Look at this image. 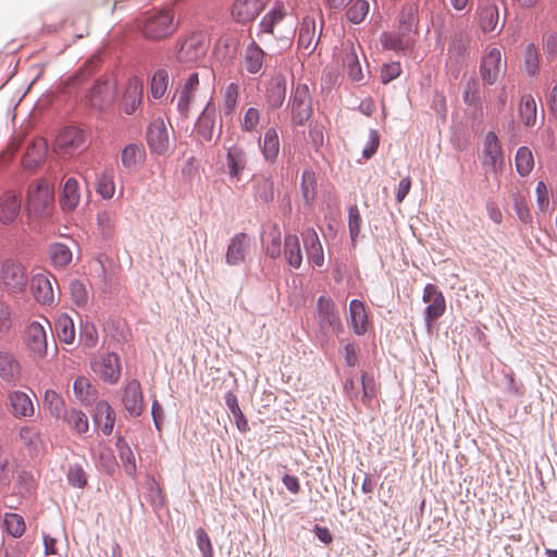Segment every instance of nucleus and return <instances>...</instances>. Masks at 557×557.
<instances>
[{
	"mask_svg": "<svg viewBox=\"0 0 557 557\" xmlns=\"http://www.w3.org/2000/svg\"><path fill=\"white\" fill-rule=\"evenodd\" d=\"M317 321L321 330L339 333L343 324L335 304L331 298L321 296L317 304Z\"/></svg>",
	"mask_w": 557,
	"mask_h": 557,
	"instance_id": "obj_12",
	"label": "nucleus"
},
{
	"mask_svg": "<svg viewBox=\"0 0 557 557\" xmlns=\"http://www.w3.org/2000/svg\"><path fill=\"white\" fill-rule=\"evenodd\" d=\"M285 17V9L283 4L276 3L273 9L267 13L261 22L260 28L263 33L274 35V28L278 25Z\"/></svg>",
	"mask_w": 557,
	"mask_h": 557,
	"instance_id": "obj_48",
	"label": "nucleus"
},
{
	"mask_svg": "<svg viewBox=\"0 0 557 557\" xmlns=\"http://www.w3.org/2000/svg\"><path fill=\"white\" fill-rule=\"evenodd\" d=\"M8 398L9 410L15 418H30L34 416V404L26 393L13 391L9 394Z\"/></svg>",
	"mask_w": 557,
	"mask_h": 557,
	"instance_id": "obj_23",
	"label": "nucleus"
},
{
	"mask_svg": "<svg viewBox=\"0 0 557 557\" xmlns=\"http://www.w3.org/2000/svg\"><path fill=\"white\" fill-rule=\"evenodd\" d=\"M317 181L314 172L305 170L301 177V194L305 202L311 206L315 199Z\"/></svg>",
	"mask_w": 557,
	"mask_h": 557,
	"instance_id": "obj_53",
	"label": "nucleus"
},
{
	"mask_svg": "<svg viewBox=\"0 0 557 557\" xmlns=\"http://www.w3.org/2000/svg\"><path fill=\"white\" fill-rule=\"evenodd\" d=\"M318 44L314 20H305L298 36V48L311 53Z\"/></svg>",
	"mask_w": 557,
	"mask_h": 557,
	"instance_id": "obj_37",
	"label": "nucleus"
},
{
	"mask_svg": "<svg viewBox=\"0 0 557 557\" xmlns=\"http://www.w3.org/2000/svg\"><path fill=\"white\" fill-rule=\"evenodd\" d=\"M20 442L29 450L38 451L42 445L40 431L34 425H24L18 430Z\"/></svg>",
	"mask_w": 557,
	"mask_h": 557,
	"instance_id": "obj_45",
	"label": "nucleus"
},
{
	"mask_svg": "<svg viewBox=\"0 0 557 557\" xmlns=\"http://www.w3.org/2000/svg\"><path fill=\"white\" fill-rule=\"evenodd\" d=\"M92 372L102 381L115 384L121 376V360L114 352L100 354L91 360Z\"/></svg>",
	"mask_w": 557,
	"mask_h": 557,
	"instance_id": "obj_9",
	"label": "nucleus"
},
{
	"mask_svg": "<svg viewBox=\"0 0 557 557\" xmlns=\"http://www.w3.org/2000/svg\"><path fill=\"white\" fill-rule=\"evenodd\" d=\"M122 404L132 417H139L144 409V396L138 380L132 379L126 382L122 391Z\"/></svg>",
	"mask_w": 557,
	"mask_h": 557,
	"instance_id": "obj_16",
	"label": "nucleus"
},
{
	"mask_svg": "<svg viewBox=\"0 0 557 557\" xmlns=\"http://www.w3.org/2000/svg\"><path fill=\"white\" fill-rule=\"evenodd\" d=\"M422 300L428 305L424 321L428 327H431L432 323L445 313L446 301L443 293L434 284L425 285Z\"/></svg>",
	"mask_w": 557,
	"mask_h": 557,
	"instance_id": "obj_13",
	"label": "nucleus"
},
{
	"mask_svg": "<svg viewBox=\"0 0 557 557\" xmlns=\"http://www.w3.org/2000/svg\"><path fill=\"white\" fill-rule=\"evenodd\" d=\"M85 133L74 126L65 127L55 139V149L62 154H70L85 144Z\"/></svg>",
	"mask_w": 557,
	"mask_h": 557,
	"instance_id": "obj_18",
	"label": "nucleus"
},
{
	"mask_svg": "<svg viewBox=\"0 0 557 557\" xmlns=\"http://www.w3.org/2000/svg\"><path fill=\"white\" fill-rule=\"evenodd\" d=\"M174 18L175 13L172 9L154 10L144 18L139 28L145 38L156 41L162 40L176 32L177 24Z\"/></svg>",
	"mask_w": 557,
	"mask_h": 557,
	"instance_id": "obj_3",
	"label": "nucleus"
},
{
	"mask_svg": "<svg viewBox=\"0 0 557 557\" xmlns=\"http://www.w3.org/2000/svg\"><path fill=\"white\" fill-rule=\"evenodd\" d=\"M49 256L52 264L55 268H65L72 261V251L67 246L61 243H55L49 248Z\"/></svg>",
	"mask_w": 557,
	"mask_h": 557,
	"instance_id": "obj_50",
	"label": "nucleus"
},
{
	"mask_svg": "<svg viewBox=\"0 0 557 557\" xmlns=\"http://www.w3.org/2000/svg\"><path fill=\"white\" fill-rule=\"evenodd\" d=\"M261 119V112L255 107L248 108L239 120L243 132L252 133L257 129Z\"/></svg>",
	"mask_w": 557,
	"mask_h": 557,
	"instance_id": "obj_62",
	"label": "nucleus"
},
{
	"mask_svg": "<svg viewBox=\"0 0 557 557\" xmlns=\"http://www.w3.org/2000/svg\"><path fill=\"white\" fill-rule=\"evenodd\" d=\"M36 487V480L30 471L20 470L15 475V490L21 496L29 495Z\"/></svg>",
	"mask_w": 557,
	"mask_h": 557,
	"instance_id": "obj_54",
	"label": "nucleus"
},
{
	"mask_svg": "<svg viewBox=\"0 0 557 557\" xmlns=\"http://www.w3.org/2000/svg\"><path fill=\"white\" fill-rule=\"evenodd\" d=\"M265 8V0H236L232 7L233 18L240 24L252 22Z\"/></svg>",
	"mask_w": 557,
	"mask_h": 557,
	"instance_id": "obj_19",
	"label": "nucleus"
},
{
	"mask_svg": "<svg viewBox=\"0 0 557 557\" xmlns=\"http://www.w3.org/2000/svg\"><path fill=\"white\" fill-rule=\"evenodd\" d=\"M370 11L368 0H352L348 3L346 17L352 24H360L364 21Z\"/></svg>",
	"mask_w": 557,
	"mask_h": 557,
	"instance_id": "obj_49",
	"label": "nucleus"
},
{
	"mask_svg": "<svg viewBox=\"0 0 557 557\" xmlns=\"http://www.w3.org/2000/svg\"><path fill=\"white\" fill-rule=\"evenodd\" d=\"M469 48V40L455 38L448 47V62L463 63Z\"/></svg>",
	"mask_w": 557,
	"mask_h": 557,
	"instance_id": "obj_57",
	"label": "nucleus"
},
{
	"mask_svg": "<svg viewBox=\"0 0 557 557\" xmlns=\"http://www.w3.org/2000/svg\"><path fill=\"white\" fill-rule=\"evenodd\" d=\"M21 198L13 191L4 193L0 198V222L11 224L20 214Z\"/></svg>",
	"mask_w": 557,
	"mask_h": 557,
	"instance_id": "obj_28",
	"label": "nucleus"
},
{
	"mask_svg": "<svg viewBox=\"0 0 557 557\" xmlns=\"http://www.w3.org/2000/svg\"><path fill=\"white\" fill-rule=\"evenodd\" d=\"M4 525L13 537H21L26 530L24 518L13 512L4 515Z\"/></svg>",
	"mask_w": 557,
	"mask_h": 557,
	"instance_id": "obj_61",
	"label": "nucleus"
},
{
	"mask_svg": "<svg viewBox=\"0 0 557 557\" xmlns=\"http://www.w3.org/2000/svg\"><path fill=\"white\" fill-rule=\"evenodd\" d=\"M515 162L517 171L521 176L529 175L534 166L532 151L528 147H520L516 153Z\"/></svg>",
	"mask_w": 557,
	"mask_h": 557,
	"instance_id": "obj_55",
	"label": "nucleus"
},
{
	"mask_svg": "<svg viewBox=\"0 0 557 557\" xmlns=\"http://www.w3.org/2000/svg\"><path fill=\"white\" fill-rule=\"evenodd\" d=\"M55 332L59 339L65 344H73L75 341V326L72 318L61 313L55 320Z\"/></svg>",
	"mask_w": 557,
	"mask_h": 557,
	"instance_id": "obj_46",
	"label": "nucleus"
},
{
	"mask_svg": "<svg viewBox=\"0 0 557 557\" xmlns=\"http://www.w3.org/2000/svg\"><path fill=\"white\" fill-rule=\"evenodd\" d=\"M145 149L136 144L127 145L121 154L122 164L127 169H133L144 162Z\"/></svg>",
	"mask_w": 557,
	"mask_h": 557,
	"instance_id": "obj_47",
	"label": "nucleus"
},
{
	"mask_svg": "<svg viewBox=\"0 0 557 557\" xmlns=\"http://www.w3.org/2000/svg\"><path fill=\"white\" fill-rule=\"evenodd\" d=\"M42 407L50 416L59 419L65 412L62 396L53 389H46L42 398Z\"/></svg>",
	"mask_w": 557,
	"mask_h": 557,
	"instance_id": "obj_43",
	"label": "nucleus"
},
{
	"mask_svg": "<svg viewBox=\"0 0 557 557\" xmlns=\"http://www.w3.org/2000/svg\"><path fill=\"white\" fill-rule=\"evenodd\" d=\"M81 201V190L76 178L69 177L63 185L60 203L63 210L74 211Z\"/></svg>",
	"mask_w": 557,
	"mask_h": 557,
	"instance_id": "obj_29",
	"label": "nucleus"
},
{
	"mask_svg": "<svg viewBox=\"0 0 557 557\" xmlns=\"http://www.w3.org/2000/svg\"><path fill=\"white\" fill-rule=\"evenodd\" d=\"M226 163L228 175L233 178L239 180L240 175L246 169V153L239 146L233 145L227 149Z\"/></svg>",
	"mask_w": 557,
	"mask_h": 557,
	"instance_id": "obj_31",
	"label": "nucleus"
},
{
	"mask_svg": "<svg viewBox=\"0 0 557 557\" xmlns=\"http://www.w3.org/2000/svg\"><path fill=\"white\" fill-rule=\"evenodd\" d=\"M265 53L264 51L252 41L245 50L243 57V66L250 74H257L263 66Z\"/></svg>",
	"mask_w": 557,
	"mask_h": 557,
	"instance_id": "obj_34",
	"label": "nucleus"
},
{
	"mask_svg": "<svg viewBox=\"0 0 557 557\" xmlns=\"http://www.w3.org/2000/svg\"><path fill=\"white\" fill-rule=\"evenodd\" d=\"M225 403L236 420L237 428L242 432H247L249 430L248 421L239 408L236 395L233 393H227L225 396Z\"/></svg>",
	"mask_w": 557,
	"mask_h": 557,
	"instance_id": "obj_58",
	"label": "nucleus"
},
{
	"mask_svg": "<svg viewBox=\"0 0 557 557\" xmlns=\"http://www.w3.org/2000/svg\"><path fill=\"white\" fill-rule=\"evenodd\" d=\"M524 71L529 75H535L539 72V51L533 44L525 47L523 55Z\"/></svg>",
	"mask_w": 557,
	"mask_h": 557,
	"instance_id": "obj_64",
	"label": "nucleus"
},
{
	"mask_svg": "<svg viewBox=\"0 0 557 557\" xmlns=\"http://www.w3.org/2000/svg\"><path fill=\"white\" fill-rule=\"evenodd\" d=\"M259 146L263 156V159L273 164L280 154L281 143L278 133L275 127H269L262 139H259Z\"/></svg>",
	"mask_w": 557,
	"mask_h": 557,
	"instance_id": "obj_26",
	"label": "nucleus"
},
{
	"mask_svg": "<svg viewBox=\"0 0 557 557\" xmlns=\"http://www.w3.org/2000/svg\"><path fill=\"white\" fill-rule=\"evenodd\" d=\"M0 281L10 295H18L25 292L28 275L21 262L7 259L0 265Z\"/></svg>",
	"mask_w": 557,
	"mask_h": 557,
	"instance_id": "obj_4",
	"label": "nucleus"
},
{
	"mask_svg": "<svg viewBox=\"0 0 557 557\" xmlns=\"http://www.w3.org/2000/svg\"><path fill=\"white\" fill-rule=\"evenodd\" d=\"M55 278L49 274L38 273L30 280V290L36 299L42 306H53L57 302V296L52 287V281Z\"/></svg>",
	"mask_w": 557,
	"mask_h": 557,
	"instance_id": "obj_17",
	"label": "nucleus"
},
{
	"mask_svg": "<svg viewBox=\"0 0 557 557\" xmlns=\"http://www.w3.org/2000/svg\"><path fill=\"white\" fill-rule=\"evenodd\" d=\"M116 447L119 450L120 459L125 468L126 473L133 475L136 470V459L134 453L122 437L117 438Z\"/></svg>",
	"mask_w": 557,
	"mask_h": 557,
	"instance_id": "obj_56",
	"label": "nucleus"
},
{
	"mask_svg": "<svg viewBox=\"0 0 557 557\" xmlns=\"http://www.w3.org/2000/svg\"><path fill=\"white\" fill-rule=\"evenodd\" d=\"M26 209L29 216L45 219L52 215L54 210V190L45 180L29 185L26 196Z\"/></svg>",
	"mask_w": 557,
	"mask_h": 557,
	"instance_id": "obj_2",
	"label": "nucleus"
},
{
	"mask_svg": "<svg viewBox=\"0 0 557 557\" xmlns=\"http://www.w3.org/2000/svg\"><path fill=\"white\" fill-rule=\"evenodd\" d=\"M48 152V144L44 138L34 140L26 150L23 159V165L27 169H34L45 161Z\"/></svg>",
	"mask_w": 557,
	"mask_h": 557,
	"instance_id": "obj_30",
	"label": "nucleus"
},
{
	"mask_svg": "<svg viewBox=\"0 0 557 557\" xmlns=\"http://www.w3.org/2000/svg\"><path fill=\"white\" fill-rule=\"evenodd\" d=\"M286 97V78L282 75H275L269 82L265 91V102L271 110L282 107Z\"/></svg>",
	"mask_w": 557,
	"mask_h": 557,
	"instance_id": "obj_24",
	"label": "nucleus"
},
{
	"mask_svg": "<svg viewBox=\"0 0 557 557\" xmlns=\"http://www.w3.org/2000/svg\"><path fill=\"white\" fill-rule=\"evenodd\" d=\"M116 82L114 78L107 77L98 81L88 96L92 108L103 110L109 107L115 97Z\"/></svg>",
	"mask_w": 557,
	"mask_h": 557,
	"instance_id": "obj_14",
	"label": "nucleus"
},
{
	"mask_svg": "<svg viewBox=\"0 0 557 557\" xmlns=\"http://www.w3.org/2000/svg\"><path fill=\"white\" fill-rule=\"evenodd\" d=\"M507 71V62L502 51L496 47H488L482 57L480 74L485 84L493 85L504 77Z\"/></svg>",
	"mask_w": 557,
	"mask_h": 557,
	"instance_id": "obj_8",
	"label": "nucleus"
},
{
	"mask_svg": "<svg viewBox=\"0 0 557 557\" xmlns=\"http://www.w3.org/2000/svg\"><path fill=\"white\" fill-rule=\"evenodd\" d=\"M290 117L294 125L302 126L312 116V100L309 87L297 84L289 101Z\"/></svg>",
	"mask_w": 557,
	"mask_h": 557,
	"instance_id": "obj_7",
	"label": "nucleus"
},
{
	"mask_svg": "<svg viewBox=\"0 0 557 557\" xmlns=\"http://www.w3.org/2000/svg\"><path fill=\"white\" fill-rule=\"evenodd\" d=\"M143 100V83L137 77H131L124 88L121 108L125 114H133Z\"/></svg>",
	"mask_w": 557,
	"mask_h": 557,
	"instance_id": "obj_20",
	"label": "nucleus"
},
{
	"mask_svg": "<svg viewBox=\"0 0 557 557\" xmlns=\"http://www.w3.org/2000/svg\"><path fill=\"white\" fill-rule=\"evenodd\" d=\"M302 239L308 261L315 267H322L324 264V252L317 232L313 228L307 230L302 234Z\"/></svg>",
	"mask_w": 557,
	"mask_h": 557,
	"instance_id": "obj_25",
	"label": "nucleus"
},
{
	"mask_svg": "<svg viewBox=\"0 0 557 557\" xmlns=\"http://www.w3.org/2000/svg\"><path fill=\"white\" fill-rule=\"evenodd\" d=\"M63 417L69 426L77 434H84L88 431V418L83 411L72 409L67 413L63 414Z\"/></svg>",
	"mask_w": 557,
	"mask_h": 557,
	"instance_id": "obj_51",
	"label": "nucleus"
},
{
	"mask_svg": "<svg viewBox=\"0 0 557 557\" xmlns=\"http://www.w3.org/2000/svg\"><path fill=\"white\" fill-rule=\"evenodd\" d=\"M246 240L247 235L245 233H238L232 237L226 251V262L230 265H236L244 262Z\"/></svg>",
	"mask_w": 557,
	"mask_h": 557,
	"instance_id": "obj_39",
	"label": "nucleus"
},
{
	"mask_svg": "<svg viewBox=\"0 0 557 557\" xmlns=\"http://www.w3.org/2000/svg\"><path fill=\"white\" fill-rule=\"evenodd\" d=\"M480 160L483 168L494 174H498L504 170V151L500 141L494 132H487L484 136Z\"/></svg>",
	"mask_w": 557,
	"mask_h": 557,
	"instance_id": "obj_6",
	"label": "nucleus"
},
{
	"mask_svg": "<svg viewBox=\"0 0 557 557\" xmlns=\"http://www.w3.org/2000/svg\"><path fill=\"white\" fill-rule=\"evenodd\" d=\"M418 13V5L414 3H407L403 7L398 16L399 29H405L409 33H416V20Z\"/></svg>",
	"mask_w": 557,
	"mask_h": 557,
	"instance_id": "obj_52",
	"label": "nucleus"
},
{
	"mask_svg": "<svg viewBox=\"0 0 557 557\" xmlns=\"http://www.w3.org/2000/svg\"><path fill=\"white\" fill-rule=\"evenodd\" d=\"M414 37L416 33L399 29L397 26L396 30L384 33L381 41L384 48L398 51L411 48L416 40Z\"/></svg>",
	"mask_w": 557,
	"mask_h": 557,
	"instance_id": "obj_21",
	"label": "nucleus"
},
{
	"mask_svg": "<svg viewBox=\"0 0 557 557\" xmlns=\"http://www.w3.org/2000/svg\"><path fill=\"white\" fill-rule=\"evenodd\" d=\"M212 76V72L207 69L201 74L198 72L189 74L177 98V109L183 115L188 113L190 103L200 97Z\"/></svg>",
	"mask_w": 557,
	"mask_h": 557,
	"instance_id": "obj_5",
	"label": "nucleus"
},
{
	"mask_svg": "<svg viewBox=\"0 0 557 557\" xmlns=\"http://www.w3.org/2000/svg\"><path fill=\"white\" fill-rule=\"evenodd\" d=\"M112 170H106L98 178L97 191L104 199H111L115 193Z\"/></svg>",
	"mask_w": 557,
	"mask_h": 557,
	"instance_id": "obj_60",
	"label": "nucleus"
},
{
	"mask_svg": "<svg viewBox=\"0 0 557 557\" xmlns=\"http://www.w3.org/2000/svg\"><path fill=\"white\" fill-rule=\"evenodd\" d=\"M51 323L47 318L29 322L23 332V346L27 357L36 363L48 355V334L52 335Z\"/></svg>",
	"mask_w": 557,
	"mask_h": 557,
	"instance_id": "obj_1",
	"label": "nucleus"
},
{
	"mask_svg": "<svg viewBox=\"0 0 557 557\" xmlns=\"http://www.w3.org/2000/svg\"><path fill=\"white\" fill-rule=\"evenodd\" d=\"M21 374L20 364L13 355L0 351V377L5 382H15Z\"/></svg>",
	"mask_w": 557,
	"mask_h": 557,
	"instance_id": "obj_40",
	"label": "nucleus"
},
{
	"mask_svg": "<svg viewBox=\"0 0 557 557\" xmlns=\"http://www.w3.org/2000/svg\"><path fill=\"white\" fill-rule=\"evenodd\" d=\"M215 107L212 98L207 103L205 110L201 112L196 124L197 135L206 141L212 140L215 131Z\"/></svg>",
	"mask_w": 557,
	"mask_h": 557,
	"instance_id": "obj_22",
	"label": "nucleus"
},
{
	"mask_svg": "<svg viewBox=\"0 0 557 557\" xmlns=\"http://www.w3.org/2000/svg\"><path fill=\"white\" fill-rule=\"evenodd\" d=\"M95 422L104 435H110L115 423V412L107 401H99L95 408Z\"/></svg>",
	"mask_w": 557,
	"mask_h": 557,
	"instance_id": "obj_33",
	"label": "nucleus"
},
{
	"mask_svg": "<svg viewBox=\"0 0 557 557\" xmlns=\"http://www.w3.org/2000/svg\"><path fill=\"white\" fill-rule=\"evenodd\" d=\"M359 53H362V48L358 42L347 40L342 44L339 59L345 74L352 82H361L364 77Z\"/></svg>",
	"mask_w": 557,
	"mask_h": 557,
	"instance_id": "obj_10",
	"label": "nucleus"
},
{
	"mask_svg": "<svg viewBox=\"0 0 557 557\" xmlns=\"http://www.w3.org/2000/svg\"><path fill=\"white\" fill-rule=\"evenodd\" d=\"M147 143L152 152L165 154L170 150L169 129L163 119L153 120L147 131Z\"/></svg>",
	"mask_w": 557,
	"mask_h": 557,
	"instance_id": "obj_15",
	"label": "nucleus"
},
{
	"mask_svg": "<svg viewBox=\"0 0 557 557\" xmlns=\"http://www.w3.org/2000/svg\"><path fill=\"white\" fill-rule=\"evenodd\" d=\"M169 86V74L165 70H158L152 78L150 85L151 96L156 99L162 98Z\"/></svg>",
	"mask_w": 557,
	"mask_h": 557,
	"instance_id": "obj_59",
	"label": "nucleus"
},
{
	"mask_svg": "<svg viewBox=\"0 0 557 557\" xmlns=\"http://www.w3.org/2000/svg\"><path fill=\"white\" fill-rule=\"evenodd\" d=\"M519 116L527 127H533L537 121V106L531 95L521 97L519 103Z\"/></svg>",
	"mask_w": 557,
	"mask_h": 557,
	"instance_id": "obj_42",
	"label": "nucleus"
},
{
	"mask_svg": "<svg viewBox=\"0 0 557 557\" xmlns=\"http://www.w3.org/2000/svg\"><path fill=\"white\" fill-rule=\"evenodd\" d=\"M208 48V36L203 33H194L183 41L177 58L184 63L196 62L206 55Z\"/></svg>",
	"mask_w": 557,
	"mask_h": 557,
	"instance_id": "obj_11",
	"label": "nucleus"
},
{
	"mask_svg": "<svg viewBox=\"0 0 557 557\" xmlns=\"http://www.w3.org/2000/svg\"><path fill=\"white\" fill-rule=\"evenodd\" d=\"M239 91L240 87L237 83H230L221 90L220 112L222 115L233 116L238 106Z\"/></svg>",
	"mask_w": 557,
	"mask_h": 557,
	"instance_id": "obj_32",
	"label": "nucleus"
},
{
	"mask_svg": "<svg viewBox=\"0 0 557 557\" xmlns=\"http://www.w3.org/2000/svg\"><path fill=\"white\" fill-rule=\"evenodd\" d=\"M349 326L357 335H363L369 329V320L366 306L362 301L354 299L349 304Z\"/></svg>",
	"mask_w": 557,
	"mask_h": 557,
	"instance_id": "obj_27",
	"label": "nucleus"
},
{
	"mask_svg": "<svg viewBox=\"0 0 557 557\" xmlns=\"http://www.w3.org/2000/svg\"><path fill=\"white\" fill-rule=\"evenodd\" d=\"M462 100L468 107H472L474 110H482L480 84L475 78H470L465 83Z\"/></svg>",
	"mask_w": 557,
	"mask_h": 557,
	"instance_id": "obj_44",
	"label": "nucleus"
},
{
	"mask_svg": "<svg viewBox=\"0 0 557 557\" xmlns=\"http://www.w3.org/2000/svg\"><path fill=\"white\" fill-rule=\"evenodd\" d=\"M361 391L362 393L359 394V400L369 406L376 396V385L374 379L367 373H362L361 375Z\"/></svg>",
	"mask_w": 557,
	"mask_h": 557,
	"instance_id": "obj_63",
	"label": "nucleus"
},
{
	"mask_svg": "<svg viewBox=\"0 0 557 557\" xmlns=\"http://www.w3.org/2000/svg\"><path fill=\"white\" fill-rule=\"evenodd\" d=\"M478 20L483 33L496 29L499 20L498 8L495 3H488L478 10Z\"/></svg>",
	"mask_w": 557,
	"mask_h": 557,
	"instance_id": "obj_38",
	"label": "nucleus"
},
{
	"mask_svg": "<svg viewBox=\"0 0 557 557\" xmlns=\"http://www.w3.org/2000/svg\"><path fill=\"white\" fill-rule=\"evenodd\" d=\"M75 398L84 406H90L97 399V389L89 379L78 376L73 383Z\"/></svg>",
	"mask_w": 557,
	"mask_h": 557,
	"instance_id": "obj_35",
	"label": "nucleus"
},
{
	"mask_svg": "<svg viewBox=\"0 0 557 557\" xmlns=\"http://www.w3.org/2000/svg\"><path fill=\"white\" fill-rule=\"evenodd\" d=\"M252 181L255 198L263 203L272 202L274 200L273 182L264 175H255Z\"/></svg>",
	"mask_w": 557,
	"mask_h": 557,
	"instance_id": "obj_41",
	"label": "nucleus"
},
{
	"mask_svg": "<svg viewBox=\"0 0 557 557\" xmlns=\"http://www.w3.org/2000/svg\"><path fill=\"white\" fill-rule=\"evenodd\" d=\"M284 256L286 262L294 269H299L302 264V252L300 242L297 235L289 234L284 239Z\"/></svg>",
	"mask_w": 557,
	"mask_h": 557,
	"instance_id": "obj_36",
	"label": "nucleus"
}]
</instances>
